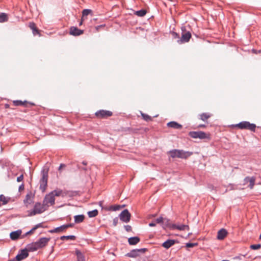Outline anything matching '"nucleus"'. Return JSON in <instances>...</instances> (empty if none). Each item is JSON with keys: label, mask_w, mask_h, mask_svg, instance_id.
I'll return each instance as SVG.
<instances>
[{"label": "nucleus", "mask_w": 261, "mask_h": 261, "mask_svg": "<svg viewBox=\"0 0 261 261\" xmlns=\"http://www.w3.org/2000/svg\"><path fill=\"white\" fill-rule=\"evenodd\" d=\"M50 240V238H40L37 241L27 244V247L30 252H34L45 247Z\"/></svg>", "instance_id": "f257e3e1"}, {"label": "nucleus", "mask_w": 261, "mask_h": 261, "mask_svg": "<svg viewBox=\"0 0 261 261\" xmlns=\"http://www.w3.org/2000/svg\"><path fill=\"white\" fill-rule=\"evenodd\" d=\"M170 156L172 158H180L182 159H187L192 154V152L185 151L180 149H172L168 152Z\"/></svg>", "instance_id": "f03ea898"}, {"label": "nucleus", "mask_w": 261, "mask_h": 261, "mask_svg": "<svg viewBox=\"0 0 261 261\" xmlns=\"http://www.w3.org/2000/svg\"><path fill=\"white\" fill-rule=\"evenodd\" d=\"M48 172L47 168H43L41 171L42 177L39 181V189L42 192H45L47 185Z\"/></svg>", "instance_id": "7ed1b4c3"}, {"label": "nucleus", "mask_w": 261, "mask_h": 261, "mask_svg": "<svg viewBox=\"0 0 261 261\" xmlns=\"http://www.w3.org/2000/svg\"><path fill=\"white\" fill-rule=\"evenodd\" d=\"M44 206H45V205H43V203L41 204L40 202H36L34 206L33 210L29 211L28 216H32L36 214L43 213L45 211Z\"/></svg>", "instance_id": "20e7f679"}, {"label": "nucleus", "mask_w": 261, "mask_h": 261, "mask_svg": "<svg viewBox=\"0 0 261 261\" xmlns=\"http://www.w3.org/2000/svg\"><path fill=\"white\" fill-rule=\"evenodd\" d=\"M236 126L241 129H248L252 132H255L256 125L254 123H250L248 121H242L236 125Z\"/></svg>", "instance_id": "39448f33"}, {"label": "nucleus", "mask_w": 261, "mask_h": 261, "mask_svg": "<svg viewBox=\"0 0 261 261\" xmlns=\"http://www.w3.org/2000/svg\"><path fill=\"white\" fill-rule=\"evenodd\" d=\"M181 37L177 41L178 44H182L188 42L191 38V33L189 31H187L185 27L181 28Z\"/></svg>", "instance_id": "423d86ee"}, {"label": "nucleus", "mask_w": 261, "mask_h": 261, "mask_svg": "<svg viewBox=\"0 0 261 261\" xmlns=\"http://www.w3.org/2000/svg\"><path fill=\"white\" fill-rule=\"evenodd\" d=\"M189 135L192 138H199L200 139H210V135L206 134L205 132L202 131H191L189 133Z\"/></svg>", "instance_id": "0eeeda50"}, {"label": "nucleus", "mask_w": 261, "mask_h": 261, "mask_svg": "<svg viewBox=\"0 0 261 261\" xmlns=\"http://www.w3.org/2000/svg\"><path fill=\"white\" fill-rule=\"evenodd\" d=\"M29 252H30L29 250V248L26 246V247L24 249H21L19 251L17 255L14 257V259H16L17 261H21L29 256Z\"/></svg>", "instance_id": "6e6552de"}, {"label": "nucleus", "mask_w": 261, "mask_h": 261, "mask_svg": "<svg viewBox=\"0 0 261 261\" xmlns=\"http://www.w3.org/2000/svg\"><path fill=\"white\" fill-rule=\"evenodd\" d=\"M119 217L121 221L127 223L130 221L131 214L127 209H125L120 213Z\"/></svg>", "instance_id": "1a4fd4ad"}, {"label": "nucleus", "mask_w": 261, "mask_h": 261, "mask_svg": "<svg viewBox=\"0 0 261 261\" xmlns=\"http://www.w3.org/2000/svg\"><path fill=\"white\" fill-rule=\"evenodd\" d=\"M53 193V192H50L45 196L43 201V205H47L48 203H49L50 205H53L55 204V198Z\"/></svg>", "instance_id": "9d476101"}, {"label": "nucleus", "mask_w": 261, "mask_h": 261, "mask_svg": "<svg viewBox=\"0 0 261 261\" xmlns=\"http://www.w3.org/2000/svg\"><path fill=\"white\" fill-rule=\"evenodd\" d=\"M112 114L113 113L111 111L104 110H99L95 113V116L99 118H106L111 116Z\"/></svg>", "instance_id": "9b49d317"}, {"label": "nucleus", "mask_w": 261, "mask_h": 261, "mask_svg": "<svg viewBox=\"0 0 261 261\" xmlns=\"http://www.w3.org/2000/svg\"><path fill=\"white\" fill-rule=\"evenodd\" d=\"M84 33V31L78 29L76 27H71L70 28V34L74 36H77L82 34Z\"/></svg>", "instance_id": "f8f14e48"}, {"label": "nucleus", "mask_w": 261, "mask_h": 261, "mask_svg": "<svg viewBox=\"0 0 261 261\" xmlns=\"http://www.w3.org/2000/svg\"><path fill=\"white\" fill-rule=\"evenodd\" d=\"M177 242V241L176 240L168 239L162 243V246L167 249Z\"/></svg>", "instance_id": "ddd939ff"}, {"label": "nucleus", "mask_w": 261, "mask_h": 261, "mask_svg": "<svg viewBox=\"0 0 261 261\" xmlns=\"http://www.w3.org/2000/svg\"><path fill=\"white\" fill-rule=\"evenodd\" d=\"M228 233L227 231L224 228H221L217 233V238L219 240H223Z\"/></svg>", "instance_id": "4468645a"}, {"label": "nucleus", "mask_w": 261, "mask_h": 261, "mask_svg": "<svg viewBox=\"0 0 261 261\" xmlns=\"http://www.w3.org/2000/svg\"><path fill=\"white\" fill-rule=\"evenodd\" d=\"M22 231L20 229H18L16 231H12L10 234V237L12 240H17L21 234Z\"/></svg>", "instance_id": "2eb2a0df"}, {"label": "nucleus", "mask_w": 261, "mask_h": 261, "mask_svg": "<svg viewBox=\"0 0 261 261\" xmlns=\"http://www.w3.org/2000/svg\"><path fill=\"white\" fill-rule=\"evenodd\" d=\"M140 241V239L137 236L132 237L128 239V243L130 245H136Z\"/></svg>", "instance_id": "dca6fc26"}, {"label": "nucleus", "mask_w": 261, "mask_h": 261, "mask_svg": "<svg viewBox=\"0 0 261 261\" xmlns=\"http://www.w3.org/2000/svg\"><path fill=\"white\" fill-rule=\"evenodd\" d=\"M75 254L77 257V261H86L85 255L80 250L76 249Z\"/></svg>", "instance_id": "f3484780"}, {"label": "nucleus", "mask_w": 261, "mask_h": 261, "mask_svg": "<svg viewBox=\"0 0 261 261\" xmlns=\"http://www.w3.org/2000/svg\"><path fill=\"white\" fill-rule=\"evenodd\" d=\"M140 254L139 253V251L138 249H134L132 250L129 252H128L126 256L129 257L135 258L137 256H139Z\"/></svg>", "instance_id": "a211bd4d"}, {"label": "nucleus", "mask_w": 261, "mask_h": 261, "mask_svg": "<svg viewBox=\"0 0 261 261\" xmlns=\"http://www.w3.org/2000/svg\"><path fill=\"white\" fill-rule=\"evenodd\" d=\"M13 103L15 106H24L27 107V103H29L31 106L35 105V104L34 103L31 102H29L27 100H24V101H22L20 100H17L14 101Z\"/></svg>", "instance_id": "6ab92c4d"}, {"label": "nucleus", "mask_w": 261, "mask_h": 261, "mask_svg": "<svg viewBox=\"0 0 261 261\" xmlns=\"http://www.w3.org/2000/svg\"><path fill=\"white\" fill-rule=\"evenodd\" d=\"M32 197H33L34 195H33L32 192L30 191L27 193L24 199L23 200V203L25 204L27 206H28V205L29 204H30L32 202V201L31 200V198Z\"/></svg>", "instance_id": "aec40b11"}, {"label": "nucleus", "mask_w": 261, "mask_h": 261, "mask_svg": "<svg viewBox=\"0 0 261 261\" xmlns=\"http://www.w3.org/2000/svg\"><path fill=\"white\" fill-rule=\"evenodd\" d=\"M170 220L168 218H164L163 222L162 225V227L164 229H166L167 228H169L172 229V224L170 223Z\"/></svg>", "instance_id": "412c9836"}, {"label": "nucleus", "mask_w": 261, "mask_h": 261, "mask_svg": "<svg viewBox=\"0 0 261 261\" xmlns=\"http://www.w3.org/2000/svg\"><path fill=\"white\" fill-rule=\"evenodd\" d=\"M167 126L172 127L175 129H181L182 125L175 121H170L167 123Z\"/></svg>", "instance_id": "4be33fe9"}, {"label": "nucleus", "mask_w": 261, "mask_h": 261, "mask_svg": "<svg viewBox=\"0 0 261 261\" xmlns=\"http://www.w3.org/2000/svg\"><path fill=\"white\" fill-rule=\"evenodd\" d=\"M172 229H177L179 230H185L186 229L189 230V227L187 225L182 224V225H177L176 224H172Z\"/></svg>", "instance_id": "5701e85b"}, {"label": "nucleus", "mask_w": 261, "mask_h": 261, "mask_svg": "<svg viewBox=\"0 0 261 261\" xmlns=\"http://www.w3.org/2000/svg\"><path fill=\"white\" fill-rule=\"evenodd\" d=\"M65 229H66V227L65 224L62 225L59 227H56L53 229L49 230L48 231L49 232L53 233H58L63 231Z\"/></svg>", "instance_id": "b1692460"}, {"label": "nucleus", "mask_w": 261, "mask_h": 261, "mask_svg": "<svg viewBox=\"0 0 261 261\" xmlns=\"http://www.w3.org/2000/svg\"><path fill=\"white\" fill-rule=\"evenodd\" d=\"M29 26L30 28V29L32 30L33 34L34 35H36L37 34H39V31L36 28V24L35 23H34L33 22H30Z\"/></svg>", "instance_id": "393cba45"}, {"label": "nucleus", "mask_w": 261, "mask_h": 261, "mask_svg": "<svg viewBox=\"0 0 261 261\" xmlns=\"http://www.w3.org/2000/svg\"><path fill=\"white\" fill-rule=\"evenodd\" d=\"M85 219V216L83 214L75 215L74 216V222L75 223H80L82 222Z\"/></svg>", "instance_id": "a878e982"}, {"label": "nucleus", "mask_w": 261, "mask_h": 261, "mask_svg": "<svg viewBox=\"0 0 261 261\" xmlns=\"http://www.w3.org/2000/svg\"><path fill=\"white\" fill-rule=\"evenodd\" d=\"M125 205H111L109 208V211H116L119 210H120V208L124 207Z\"/></svg>", "instance_id": "bb28decb"}, {"label": "nucleus", "mask_w": 261, "mask_h": 261, "mask_svg": "<svg viewBox=\"0 0 261 261\" xmlns=\"http://www.w3.org/2000/svg\"><path fill=\"white\" fill-rule=\"evenodd\" d=\"M147 13L146 10L145 9H141L140 10L137 11L135 12V14L139 17H143Z\"/></svg>", "instance_id": "cd10ccee"}, {"label": "nucleus", "mask_w": 261, "mask_h": 261, "mask_svg": "<svg viewBox=\"0 0 261 261\" xmlns=\"http://www.w3.org/2000/svg\"><path fill=\"white\" fill-rule=\"evenodd\" d=\"M87 214L89 218H93L97 216L98 214V211L97 210L95 209L94 210L89 211Z\"/></svg>", "instance_id": "c85d7f7f"}, {"label": "nucleus", "mask_w": 261, "mask_h": 261, "mask_svg": "<svg viewBox=\"0 0 261 261\" xmlns=\"http://www.w3.org/2000/svg\"><path fill=\"white\" fill-rule=\"evenodd\" d=\"M75 239L76 237L74 235L63 236L60 237V240L62 241L65 240H75Z\"/></svg>", "instance_id": "c756f323"}, {"label": "nucleus", "mask_w": 261, "mask_h": 261, "mask_svg": "<svg viewBox=\"0 0 261 261\" xmlns=\"http://www.w3.org/2000/svg\"><path fill=\"white\" fill-rule=\"evenodd\" d=\"M7 14L5 13H0V22H4L8 21Z\"/></svg>", "instance_id": "7c9ffc66"}, {"label": "nucleus", "mask_w": 261, "mask_h": 261, "mask_svg": "<svg viewBox=\"0 0 261 261\" xmlns=\"http://www.w3.org/2000/svg\"><path fill=\"white\" fill-rule=\"evenodd\" d=\"M141 115L143 120L146 121L148 122L152 120V118L150 116L146 114L143 113L142 112H141Z\"/></svg>", "instance_id": "2f4dec72"}, {"label": "nucleus", "mask_w": 261, "mask_h": 261, "mask_svg": "<svg viewBox=\"0 0 261 261\" xmlns=\"http://www.w3.org/2000/svg\"><path fill=\"white\" fill-rule=\"evenodd\" d=\"M92 12L91 10L86 9L82 11V19H84L85 17H86Z\"/></svg>", "instance_id": "473e14b6"}, {"label": "nucleus", "mask_w": 261, "mask_h": 261, "mask_svg": "<svg viewBox=\"0 0 261 261\" xmlns=\"http://www.w3.org/2000/svg\"><path fill=\"white\" fill-rule=\"evenodd\" d=\"M51 192H53V194L54 197L55 196H61V195L62 194V190L61 189H56L55 190Z\"/></svg>", "instance_id": "72a5a7b5"}, {"label": "nucleus", "mask_w": 261, "mask_h": 261, "mask_svg": "<svg viewBox=\"0 0 261 261\" xmlns=\"http://www.w3.org/2000/svg\"><path fill=\"white\" fill-rule=\"evenodd\" d=\"M255 178L253 176H252L251 177V178L249 180V185L248 186V187L250 188V189H252L253 187H254V185L255 184Z\"/></svg>", "instance_id": "f704fd0d"}, {"label": "nucleus", "mask_w": 261, "mask_h": 261, "mask_svg": "<svg viewBox=\"0 0 261 261\" xmlns=\"http://www.w3.org/2000/svg\"><path fill=\"white\" fill-rule=\"evenodd\" d=\"M68 197H72L78 194V191H67Z\"/></svg>", "instance_id": "c9c22d12"}, {"label": "nucleus", "mask_w": 261, "mask_h": 261, "mask_svg": "<svg viewBox=\"0 0 261 261\" xmlns=\"http://www.w3.org/2000/svg\"><path fill=\"white\" fill-rule=\"evenodd\" d=\"M210 117V115L207 113H202L200 115V119L203 121H206Z\"/></svg>", "instance_id": "e433bc0d"}, {"label": "nucleus", "mask_w": 261, "mask_h": 261, "mask_svg": "<svg viewBox=\"0 0 261 261\" xmlns=\"http://www.w3.org/2000/svg\"><path fill=\"white\" fill-rule=\"evenodd\" d=\"M250 248L252 250H257L261 248L260 244H252L251 245Z\"/></svg>", "instance_id": "4c0bfd02"}, {"label": "nucleus", "mask_w": 261, "mask_h": 261, "mask_svg": "<svg viewBox=\"0 0 261 261\" xmlns=\"http://www.w3.org/2000/svg\"><path fill=\"white\" fill-rule=\"evenodd\" d=\"M198 243H187L186 244V247L187 248H193L195 246H197Z\"/></svg>", "instance_id": "58836bf2"}, {"label": "nucleus", "mask_w": 261, "mask_h": 261, "mask_svg": "<svg viewBox=\"0 0 261 261\" xmlns=\"http://www.w3.org/2000/svg\"><path fill=\"white\" fill-rule=\"evenodd\" d=\"M163 219H164V218L161 216L159 218H158L157 219H156L154 220V221H155L156 224V223L160 224H161L162 225V223L163 222Z\"/></svg>", "instance_id": "ea45409f"}, {"label": "nucleus", "mask_w": 261, "mask_h": 261, "mask_svg": "<svg viewBox=\"0 0 261 261\" xmlns=\"http://www.w3.org/2000/svg\"><path fill=\"white\" fill-rule=\"evenodd\" d=\"M246 254H244V255H243V254H240V255H238V256H236L234 257H233V259L234 260H242V257H245L246 256Z\"/></svg>", "instance_id": "a19ab883"}, {"label": "nucleus", "mask_w": 261, "mask_h": 261, "mask_svg": "<svg viewBox=\"0 0 261 261\" xmlns=\"http://www.w3.org/2000/svg\"><path fill=\"white\" fill-rule=\"evenodd\" d=\"M171 34H172V37H173V38H174V39H179L180 38L179 37V35L178 33H176L175 32H172L171 33Z\"/></svg>", "instance_id": "79ce46f5"}, {"label": "nucleus", "mask_w": 261, "mask_h": 261, "mask_svg": "<svg viewBox=\"0 0 261 261\" xmlns=\"http://www.w3.org/2000/svg\"><path fill=\"white\" fill-rule=\"evenodd\" d=\"M35 229H37L39 228H44L45 227V226H43V223H38L37 224H36V225H35L34 226Z\"/></svg>", "instance_id": "37998d69"}, {"label": "nucleus", "mask_w": 261, "mask_h": 261, "mask_svg": "<svg viewBox=\"0 0 261 261\" xmlns=\"http://www.w3.org/2000/svg\"><path fill=\"white\" fill-rule=\"evenodd\" d=\"M118 221L119 220L118 217H115V218H114L113 220V225L114 226H116L118 223Z\"/></svg>", "instance_id": "c03bdc74"}, {"label": "nucleus", "mask_w": 261, "mask_h": 261, "mask_svg": "<svg viewBox=\"0 0 261 261\" xmlns=\"http://www.w3.org/2000/svg\"><path fill=\"white\" fill-rule=\"evenodd\" d=\"M124 227L125 230L127 232H130L132 230V227L130 225H124Z\"/></svg>", "instance_id": "a18cd8bd"}, {"label": "nucleus", "mask_w": 261, "mask_h": 261, "mask_svg": "<svg viewBox=\"0 0 261 261\" xmlns=\"http://www.w3.org/2000/svg\"><path fill=\"white\" fill-rule=\"evenodd\" d=\"M35 230V229L34 227H33L30 230H29V231L25 233L24 236H26L27 235L32 234Z\"/></svg>", "instance_id": "49530a36"}, {"label": "nucleus", "mask_w": 261, "mask_h": 261, "mask_svg": "<svg viewBox=\"0 0 261 261\" xmlns=\"http://www.w3.org/2000/svg\"><path fill=\"white\" fill-rule=\"evenodd\" d=\"M138 250L139 251V254L144 253L147 250V249L146 248L138 249Z\"/></svg>", "instance_id": "de8ad7c7"}, {"label": "nucleus", "mask_w": 261, "mask_h": 261, "mask_svg": "<svg viewBox=\"0 0 261 261\" xmlns=\"http://www.w3.org/2000/svg\"><path fill=\"white\" fill-rule=\"evenodd\" d=\"M77 168L80 170H83L85 171H86L88 170V168L86 167H81L80 165H77Z\"/></svg>", "instance_id": "09e8293b"}, {"label": "nucleus", "mask_w": 261, "mask_h": 261, "mask_svg": "<svg viewBox=\"0 0 261 261\" xmlns=\"http://www.w3.org/2000/svg\"><path fill=\"white\" fill-rule=\"evenodd\" d=\"M250 178H251V177H250L249 176H247V177H245V178L244 179V185H245L247 183L249 182Z\"/></svg>", "instance_id": "8fccbe9b"}, {"label": "nucleus", "mask_w": 261, "mask_h": 261, "mask_svg": "<svg viewBox=\"0 0 261 261\" xmlns=\"http://www.w3.org/2000/svg\"><path fill=\"white\" fill-rule=\"evenodd\" d=\"M23 179V174H21L19 176L17 177V181L20 182V181H22Z\"/></svg>", "instance_id": "3c124183"}, {"label": "nucleus", "mask_w": 261, "mask_h": 261, "mask_svg": "<svg viewBox=\"0 0 261 261\" xmlns=\"http://www.w3.org/2000/svg\"><path fill=\"white\" fill-rule=\"evenodd\" d=\"M61 196L63 198L65 197H68L67 191H62V194L61 195Z\"/></svg>", "instance_id": "603ef678"}, {"label": "nucleus", "mask_w": 261, "mask_h": 261, "mask_svg": "<svg viewBox=\"0 0 261 261\" xmlns=\"http://www.w3.org/2000/svg\"><path fill=\"white\" fill-rule=\"evenodd\" d=\"M24 184L22 183L19 186V188H18V191L19 192H21V191L24 190Z\"/></svg>", "instance_id": "864d4df0"}, {"label": "nucleus", "mask_w": 261, "mask_h": 261, "mask_svg": "<svg viewBox=\"0 0 261 261\" xmlns=\"http://www.w3.org/2000/svg\"><path fill=\"white\" fill-rule=\"evenodd\" d=\"M65 225L66 227V229H67L69 227H72L74 226V224L73 223H69V224H65Z\"/></svg>", "instance_id": "5fc2aeb1"}, {"label": "nucleus", "mask_w": 261, "mask_h": 261, "mask_svg": "<svg viewBox=\"0 0 261 261\" xmlns=\"http://www.w3.org/2000/svg\"><path fill=\"white\" fill-rule=\"evenodd\" d=\"M155 225H156V223H155V221H152L149 223V226L150 227H153V226H155Z\"/></svg>", "instance_id": "6e6d98bb"}, {"label": "nucleus", "mask_w": 261, "mask_h": 261, "mask_svg": "<svg viewBox=\"0 0 261 261\" xmlns=\"http://www.w3.org/2000/svg\"><path fill=\"white\" fill-rule=\"evenodd\" d=\"M65 166H66V165L65 164H61L60 166H59V169H58L59 170H60L61 169V168H62V167H64Z\"/></svg>", "instance_id": "4d7b16f0"}, {"label": "nucleus", "mask_w": 261, "mask_h": 261, "mask_svg": "<svg viewBox=\"0 0 261 261\" xmlns=\"http://www.w3.org/2000/svg\"><path fill=\"white\" fill-rule=\"evenodd\" d=\"M103 26H105V25L101 24V25H97L95 27V29L96 30H98L100 28H101Z\"/></svg>", "instance_id": "13d9d810"}, {"label": "nucleus", "mask_w": 261, "mask_h": 261, "mask_svg": "<svg viewBox=\"0 0 261 261\" xmlns=\"http://www.w3.org/2000/svg\"><path fill=\"white\" fill-rule=\"evenodd\" d=\"M82 164L84 166H86L87 165V162L85 161H84L82 162Z\"/></svg>", "instance_id": "bf43d9fd"}, {"label": "nucleus", "mask_w": 261, "mask_h": 261, "mask_svg": "<svg viewBox=\"0 0 261 261\" xmlns=\"http://www.w3.org/2000/svg\"><path fill=\"white\" fill-rule=\"evenodd\" d=\"M205 125L204 124H200L198 126V127H205Z\"/></svg>", "instance_id": "052dcab7"}, {"label": "nucleus", "mask_w": 261, "mask_h": 261, "mask_svg": "<svg viewBox=\"0 0 261 261\" xmlns=\"http://www.w3.org/2000/svg\"><path fill=\"white\" fill-rule=\"evenodd\" d=\"M84 19H82L81 20V22L79 23V25H81L82 24V23H83V21L84 20Z\"/></svg>", "instance_id": "680f3d73"}, {"label": "nucleus", "mask_w": 261, "mask_h": 261, "mask_svg": "<svg viewBox=\"0 0 261 261\" xmlns=\"http://www.w3.org/2000/svg\"><path fill=\"white\" fill-rule=\"evenodd\" d=\"M252 51H253V53H254L255 54H257V50H256L255 49H252Z\"/></svg>", "instance_id": "e2e57ef3"}, {"label": "nucleus", "mask_w": 261, "mask_h": 261, "mask_svg": "<svg viewBox=\"0 0 261 261\" xmlns=\"http://www.w3.org/2000/svg\"><path fill=\"white\" fill-rule=\"evenodd\" d=\"M8 261H17L16 259H14V258H13L12 259L9 260Z\"/></svg>", "instance_id": "0e129e2a"}, {"label": "nucleus", "mask_w": 261, "mask_h": 261, "mask_svg": "<svg viewBox=\"0 0 261 261\" xmlns=\"http://www.w3.org/2000/svg\"><path fill=\"white\" fill-rule=\"evenodd\" d=\"M221 261H229V260H226V259H223V260H222Z\"/></svg>", "instance_id": "69168bd1"}, {"label": "nucleus", "mask_w": 261, "mask_h": 261, "mask_svg": "<svg viewBox=\"0 0 261 261\" xmlns=\"http://www.w3.org/2000/svg\"><path fill=\"white\" fill-rule=\"evenodd\" d=\"M258 53H261V50H259L257 51Z\"/></svg>", "instance_id": "338daca9"}, {"label": "nucleus", "mask_w": 261, "mask_h": 261, "mask_svg": "<svg viewBox=\"0 0 261 261\" xmlns=\"http://www.w3.org/2000/svg\"><path fill=\"white\" fill-rule=\"evenodd\" d=\"M259 238L260 240H261V234H260Z\"/></svg>", "instance_id": "774afa93"}]
</instances>
